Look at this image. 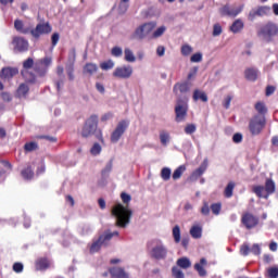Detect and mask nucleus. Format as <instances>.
I'll use <instances>...</instances> for the list:
<instances>
[{"instance_id": "obj_51", "label": "nucleus", "mask_w": 278, "mask_h": 278, "mask_svg": "<svg viewBox=\"0 0 278 278\" xmlns=\"http://www.w3.org/2000/svg\"><path fill=\"white\" fill-rule=\"evenodd\" d=\"M197 131V125L194 124H187L185 127V134L191 136V134H194Z\"/></svg>"}, {"instance_id": "obj_10", "label": "nucleus", "mask_w": 278, "mask_h": 278, "mask_svg": "<svg viewBox=\"0 0 278 278\" xmlns=\"http://www.w3.org/2000/svg\"><path fill=\"white\" fill-rule=\"evenodd\" d=\"M176 123H184L188 117V103L178 101L175 106Z\"/></svg>"}, {"instance_id": "obj_48", "label": "nucleus", "mask_w": 278, "mask_h": 278, "mask_svg": "<svg viewBox=\"0 0 278 278\" xmlns=\"http://www.w3.org/2000/svg\"><path fill=\"white\" fill-rule=\"evenodd\" d=\"M220 210H223V205L220 203H214L211 205V212L218 216L220 214Z\"/></svg>"}, {"instance_id": "obj_40", "label": "nucleus", "mask_w": 278, "mask_h": 278, "mask_svg": "<svg viewBox=\"0 0 278 278\" xmlns=\"http://www.w3.org/2000/svg\"><path fill=\"white\" fill-rule=\"evenodd\" d=\"M101 151H103V148L99 143H93L89 150L90 155L97 156L101 155Z\"/></svg>"}, {"instance_id": "obj_32", "label": "nucleus", "mask_w": 278, "mask_h": 278, "mask_svg": "<svg viewBox=\"0 0 278 278\" xmlns=\"http://www.w3.org/2000/svg\"><path fill=\"white\" fill-rule=\"evenodd\" d=\"M193 99L195 101H202L203 103H207V94L199 89L194 90Z\"/></svg>"}, {"instance_id": "obj_45", "label": "nucleus", "mask_w": 278, "mask_h": 278, "mask_svg": "<svg viewBox=\"0 0 278 278\" xmlns=\"http://www.w3.org/2000/svg\"><path fill=\"white\" fill-rule=\"evenodd\" d=\"M112 168H113V165H112V162H109L102 169L101 172V176L102 177H110V174L112 173Z\"/></svg>"}, {"instance_id": "obj_33", "label": "nucleus", "mask_w": 278, "mask_h": 278, "mask_svg": "<svg viewBox=\"0 0 278 278\" xmlns=\"http://www.w3.org/2000/svg\"><path fill=\"white\" fill-rule=\"evenodd\" d=\"M184 173H186V165H180L174 170L172 178L174 181H177V179H181V175H184Z\"/></svg>"}, {"instance_id": "obj_26", "label": "nucleus", "mask_w": 278, "mask_h": 278, "mask_svg": "<svg viewBox=\"0 0 278 278\" xmlns=\"http://www.w3.org/2000/svg\"><path fill=\"white\" fill-rule=\"evenodd\" d=\"M14 75H18V70L7 67L2 70L0 77L2 79H11V77H14Z\"/></svg>"}, {"instance_id": "obj_15", "label": "nucleus", "mask_w": 278, "mask_h": 278, "mask_svg": "<svg viewBox=\"0 0 278 278\" xmlns=\"http://www.w3.org/2000/svg\"><path fill=\"white\" fill-rule=\"evenodd\" d=\"M191 87H192V85L190 83H188V81L176 83L174 85L173 92L176 96L184 94L186 92H189Z\"/></svg>"}, {"instance_id": "obj_61", "label": "nucleus", "mask_w": 278, "mask_h": 278, "mask_svg": "<svg viewBox=\"0 0 278 278\" xmlns=\"http://www.w3.org/2000/svg\"><path fill=\"white\" fill-rule=\"evenodd\" d=\"M232 141L236 143V144H240V142H242V134L240 132H237L232 136Z\"/></svg>"}, {"instance_id": "obj_50", "label": "nucleus", "mask_w": 278, "mask_h": 278, "mask_svg": "<svg viewBox=\"0 0 278 278\" xmlns=\"http://www.w3.org/2000/svg\"><path fill=\"white\" fill-rule=\"evenodd\" d=\"M232 100H233V96L231 94H228L224 98L223 106L225 108V110H229Z\"/></svg>"}, {"instance_id": "obj_57", "label": "nucleus", "mask_w": 278, "mask_h": 278, "mask_svg": "<svg viewBox=\"0 0 278 278\" xmlns=\"http://www.w3.org/2000/svg\"><path fill=\"white\" fill-rule=\"evenodd\" d=\"M268 277L277 278L278 277V267H270L268 270Z\"/></svg>"}, {"instance_id": "obj_14", "label": "nucleus", "mask_w": 278, "mask_h": 278, "mask_svg": "<svg viewBox=\"0 0 278 278\" xmlns=\"http://www.w3.org/2000/svg\"><path fill=\"white\" fill-rule=\"evenodd\" d=\"M34 38H40L43 34H51V26L49 24H38L34 30H31Z\"/></svg>"}, {"instance_id": "obj_47", "label": "nucleus", "mask_w": 278, "mask_h": 278, "mask_svg": "<svg viewBox=\"0 0 278 278\" xmlns=\"http://www.w3.org/2000/svg\"><path fill=\"white\" fill-rule=\"evenodd\" d=\"M122 205H129L131 203V195L126 192L121 193Z\"/></svg>"}, {"instance_id": "obj_62", "label": "nucleus", "mask_w": 278, "mask_h": 278, "mask_svg": "<svg viewBox=\"0 0 278 278\" xmlns=\"http://www.w3.org/2000/svg\"><path fill=\"white\" fill-rule=\"evenodd\" d=\"M251 253H253L254 255H260V253H262V249L260 248V244H254L251 248Z\"/></svg>"}, {"instance_id": "obj_42", "label": "nucleus", "mask_w": 278, "mask_h": 278, "mask_svg": "<svg viewBox=\"0 0 278 278\" xmlns=\"http://www.w3.org/2000/svg\"><path fill=\"white\" fill-rule=\"evenodd\" d=\"M255 110L258 112V116H264L266 112H268V109L266 108V104L264 102H256Z\"/></svg>"}, {"instance_id": "obj_29", "label": "nucleus", "mask_w": 278, "mask_h": 278, "mask_svg": "<svg viewBox=\"0 0 278 278\" xmlns=\"http://www.w3.org/2000/svg\"><path fill=\"white\" fill-rule=\"evenodd\" d=\"M166 34V26H159L156 29L152 30L151 38L152 40H157V38H162Z\"/></svg>"}, {"instance_id": "obj_36", "label": "nucleus", "mask_w": 278, "mask_h": 278, "mask_svg": "<svg viewBox=\"0 0 278 278\" xmlns=\"http://www.w3.org/2000/svg\"><path fill=\"white\" fill-rule=\"evenodd\" d=\"M177 266H179V268H190V266H192V263L190 262V258L188 257H181L177 260Z\"/></svg>"}, {"instance_id": "obj_12", "label": "nucleus", "mask_w": 278, "mask_h": 278, "mask_svg": "<svg viewBox=\"0 0 278 278\" xmlns=\"http://www.w3.org/2000/svg\"><path fill=\"white\" fill-rule=\"evenodd\" d=\"M242 10H244V5L238 4L235 7H224L220 10V12H222L223 16H238V14H240V12H242Z\"/></svg>"}, {"instance_id": "obj_25", "label": "nucleus", "mask_w": 278, "mask_h": 278, "mask_svg": "<svg viewBox=\"0 0 278 278\" xmlns=\"http://www.w3.org/2000/svg\"><path fill=\"white\" fill-rule=\"evenodd\" d=\"M97 71H99V66L94 63H87L83 67L84 75H89V77H91V75H94Z\"/></svg>"}, {"instance_id": "obj_52", "label": "nucleus", "mask_w": 278, "mask_h": 278, "mask_svg": "<svg viewBox=\"0 0 278 278\" xmlns=\"http://www.w3.org/2000/svg\"><path fill=\"white\" fill-rule=\"evenodd\" d=\"M172 275L175 278H185L184 271H181V269H179V267H173Z\"/></svg>"}, {"instance_id": "obj_21", "label": "nucleus", "mask_w": 278, "mask_h": 278, "mask_svg": "<svg viewBox=\"0 0 278 278\" xmlns=\"http://www.w3.org/2000/svg\"><path fill=\"white\" fill-rule=\"evenodd\" d=\"M114 236H118V231H115V232L106 231L102 233L98 240L100 241V244H102V247H108V244L110 243V240H112Z\"/></svg>"}, {"instance_id": "obj_44", "label": "nucleus", "mask_w": 278, "mask_h": 278, "mask_svg": "<svg viewBox=\"0 0 278 278\" xmlns=\"http://www.w3.org/2000/svg\"><path fill=\"white\" fill-rule=\"evenodd\" d=\"M223 34V26L218 23L213 25V31H212V36L214 38H218V36H220Z\"/></svg>"}, {"instance_id": "obj_28", "label": "nucleus", "mask_w": 278, "mask_h": 278, "mask_svg": "<svg viewBox=\"0 0 278 278\" xmlns=\"http://www.w3.org/2000/svg\"><path fill=\"white\" fill-rule=\"evenodd\" d=\"M29 92V86L27 84H21L16 90V97L18 99H25Z\"/></svg>"}, {"instance_id": "obj_63", "label": "nucleus", "mask_w": 278, "mask_h": 278, "mask_svg": "<svg viewBox=\"0 0 278 278\" xmlns=\"http://www.w3.org/2000/svg\"><path fill=\"white\" fill-rule=\"evenodd\" d=\"M14 27H15V29H16L17 31H23V22L20 21V20H16V21L14 22Z\"/></svg>"}, {"instance_id": "obj_7", "label": "nucleus", "mask_w": 278, "mask_h": 278, "mask_svg": "<svg viewBox=\"0 0 278 278\" xmlns=\"http://www.w3.org/2000/svg\"><path fill=\"white\" fill-rule=\"evenodd\" d=\"M134 76V66L129 64H124L115 67L112 73L114 79H131Z\"/></svg>"}, {"instance_id": "obj_24", "label": "nucleus", "mask_w": 278, "mask_h": 278, "mask_svg": "<svg viewBox=\"0 0 278 278\" xmlns=\"http://www.w3.org/2000/svg\"><path fill=\"white\" fill-rule=\"evenodd\" d=\"M205 266H207V260L205 258H201L200 263L194 265V269L199 273L200 277H205V275H207Z\"/></svg>"}, {"instance_id": "obj_46", "label": "nucleus", "mask_w": 278, "mask_h": 278, "mask_svg": "<svg viewBox=\"0 0 278 278\" xmlns=\"http://www.w3.org/2000/svg\"><path fill=\"white\" fill-rule=\"evenodd\" d=\"M111 54L113 55V58H122L124 55L123 48H121V47H113L111 49Z\"/></svg>"}, {"instance_id": "obj_8", "label": "nucleus", "mask_w": 278, "mask_h": 278, "mask_svg": "<svg viewBox=\"0 0 278 278\" xmlns=\"http://www.w3.org/2000/svg\"><path fill=\"white\" fill-rule=\"evenodd\" d=\"M266 126V117L264 115H255L250 121V131L253 136H257L262 132V129Z\"/></svg>"}, {"instance_id": "obj_22", "label": "nucleus", "mask_w": 278, "mask_h": 278, "mask_svg": "<svg viewBox=\"0 0 278 278\" xmlns=\"http://www.w3.org/2000/svg\"><path fill=\"white\" fill-rule=\"evenodd\" d=\"M51 65V59L50 58H46L42 61H39L36 64V68H37V73L39 75H42V73H45L47 71V66Z\"/></svg>"}, {"instance_id": "obj_39", "label": "nucleus", "mask_w": 278, "mask_h": 278, "mask_svg": "<svg viewBox=\"0 0 278 278\" xmlns=\"http://www.w3.org/2000/svg\"><path fill=\"white\" fill-rule=\"evenodd\" d=\"M190 62L192 64H200V62H203V52L199 51L191 54Z\"/></svg>"}, {"instance_id": "obj_1", "label": "nucleus", "mask_w": 278, "mask_h": 278, "mask_svg": "<svg viewBox=\"0 0 278 278\" xmlns=\"http://www.w3.org/2000/svg\"><path fill=\"white\" fill-rule=\"evenodd\" d=\"M112 216L115 218V225L125 229L131 223V216H134V210L131 206L124 205L123 203H116L111 210Z\"/></svg>"}, {"instance_id": "obj_56", "label": "nucleus", "mask_w": 278, "mask_h": 278, "mask_svg": "<svg viewBox=\"0 0 278 278\" xmlns=\"http://www.w3.org/2000/svg\"><path fill=\"white\" fill-rule=\"evenodd\" d=\"M156 55L159 58H164V55H166V48L164 46H157L156 47Z\"/></svg>"}, {"instance_id": "obj_13", "label": "nucleus", "mask_w": 278, "mask_h": 278, "mask_svg": "<svg viewBox=\"0 0 278 278\" xmlns=\"http://www.w3.org/2000/svg\"><path fill=\"white\" fill-rule=\"evenodd\" d=\"M13 47L15 51H27L29 49V42L25 40L23 37H15L13 39Z\"/></svg>"}, {"instance_id": "obj_30", "label": "nucleus", "mask_w": 278, "mask_h": 278, "mask_svg": "<svg viewBox=\"0 0 278 278\" xmlns=\"http://www.w3.org/2000/svg\"><path fill=\"white\" fill-rule=\"evenodd\" d=\"M160 142L163 147H166L167 144H170V132L166 130H162L159 135Z\"/></svg>"}, {"instance_id": "obj_38", "label": "nucleus", "mask_w": 278, "mask_h": 278, "mask_svg": "<svg viewBox=\"0 0 278 278\" xmlns=\"http://www.w3.org/2000/svg\"><path fill=\"white\" fill-rule=\"evenodd\" d=\"M173 238H174V242H176V244H179V242H181V228H179V226H175L173 228Z\"/></svg>"}, {"instance_id": "obj_23", "label": "nucleus", "mask_w": 278, "mask_h": 278, "mask_svg": "<svg viewBox=\"0 0 278 278\" xmlns=\"http://www.w3.org/2000/svg\"><path fill=\"white\" fill-rule=\"evenodd\" d=\"M260 75V72L256 68L249 67L244 71V77L248 81H255Z\"/></svg>"}, {"instance_id": "obj_55", "label": "nucleus", "mask_w": 278, "mask_h": 278, "mask_svg": "<svg viewBox=\"0 0 278 278\" xmlns=\"http://www.w3.org/2000/svg\"><path fill=\"white\" fill-rule=\"evenodd\" d=\"M200 212L203 216H210V204H207V202H204Z\"/></svg>"}, {"instance_id": "obj_16", "label": "nucleus", "mask_w": 278, "mask_h": 278, "mask_svg": "<svg viewBox=\"0 0 278 278\" xmlns=\"http://www.w3.org/2000/svg\"><path fill=\"white\" fill-rule=\"evenodd\" d=\"M124 62H127L128 64H136V62H138L134 49L129 47L124 48Z\"/></svg>"}, {"instance_id": "obj_60", "label": "nucleus", "mask_w": 278, "mask_h": 278, "mask_svg": "<svg viewBox=\"0 0 278 278\" xmlns=\"http://www.w3.org/2000/svg\"><path fill=\"white\" fill-rule=\"evenodd\" d=\"M127 8H129L128 4H127V2L121 1L119 8H118L119 13H121V14H125V13L127 12Z\"/></svg>"}, {"instance_id": "obj_3", "label": "nucleus", "mask_w": 278, "mask_h": 278, "mask_svg": "<svg viewBox=\"0 0 278 278\" xmlns=\"http://www.w3.org/2000/svg\"><path fill=\"white\" fill-rule=\"evenodd\" d=\"M254 194L260 199H268L270 194L275 193V181L267 179L264 186L256 185L252 188Z\"/></svg>"}, {"instance_id": "obj_19", "label": "nucleus", "mask_w": 278, "mask_h": 278, "mask_svg": "<svg viewBox=\"0 0 278 278\" xmlns=\"http://www.w3.org/2000/svg\"><path fill=\"white\" fill-rule=\"evenodd\" d=\"M242 224L247 227V229H252V227L257 225V218L249 213H245L242 216Z\"/></svg>"}, {"instance_id": "obj_31", "label": "nucleus", "mask_w": 278, "mask_h": 278, "mask_svg": "<svg viewBox=\"0 0 278 278\" xmlns=\"http://www.w3.org/2000/svg\"><path fill=\"white\" fill-rule=\"evenodd\" d=\"M194 51V48L192 46L185 43L180 47V53L184 58H190Z\"/></svg>"}, {"instance_id": "obj_37", "label": "nucleus", "mask_w": 278, "mask_h": 278, "mask_svg": "<svg viewBox=\"0 0 278 278\" xmlns=\"http://www.w3.org/2000/svg\"><path fill=\"white\" fill-rule=\"evenodd\" d=\"M170 175H173V170L170 169V167H163L161 169V178L163 179V181H169Z\"/></svg>"}, {"instance_id": "obj_2", "label": "nucleus", "mask_w": 278, "mask_h": 278, "mask_svg": "<svg viewBox=\"0 0 278 278\" xmlns=\"http://www.w3.org/2000/svg\"><path fill=\"white\" fill-rule=\"evenodd\" d=\"M156 27H157V22L155 21L143 23L135 29L132 34V38L135 40H144L147 36H151V34H153V30Z\"/></svg>"}, {"instance_id": "obj_34", "label": "nucleus", "mask_w": 278, "mask_h": 278, "mask_svg": "<svg viewBox=\"0 0 278 278\" xmlns=\"http://www.w3.org/2000/svg\"><path fill=\"white\" fill-rule=\"evenodd\" d=\"M51 266V263L47 258L38 260L36 263L37 270H47Z\"/></svg>"}, {"instance_id": "obj_43", "label": "nucleus", "mask_w": 278, "mask_h": 278, "mask_svg": "<svg viewBox=\"0 0 278 278\" xmlns=\"http://www.w3.org/2000/svg\"><path fill=\"white\" fill-rule=\"evenodd\" d=\"M101 247H103L101 241L99 239L94 240L89 247V251L90 253H99V251H101Z\"/></svg>"}, {"instance_id": "obj_27", "label": "nucleus", "mask_w": 278, "mask_h": 278, "mask_svg": "<svg viewBox=\"0 0 278 278\" xmlns=\"http://www.w3.org/2000/svg\"><path fill=\"white\" fill-rule=\"evenodd\" d=\"M244 29V22L240 18L236 20L232 25H230V31L232 34H240Z\"/></svg>"}, {"instance_id": "obj_6", "label": "nucleus", "mask_w": 278, "mask_h": 278, "mask_svg": "<svg viewBox=\"0 0 278 278\" xmlns=\"http://www.w3.org/2000/svg\"><path fill=\"white\" fill-rule=\"evenodd\" d=\"M277 34H278V26L273 22H268L267 24H264L258 29V36H261V38L267 41L273 40V38H275Z\"/></svg>"}, {"instance_id": "obj_18", "label": "nucleus", "mask_w": 278, "mask_h": 278, "mask_svg": "<svg viewBox=\"0 0 278 278\" xmlns=\"http://www.w3.org/2000/svg\"><path fill=\"white\" fill-rule=\"evenodd\" d=\"M205 170H207V160H204L202 162V164L200 165L199 168H197L190 176V181H197V179H199V177H201V175H203V173H205Z\"/></svg>"}, {"instance_id": "obj_64", "label": "nucleus", "mask_w": 278, "mask_h": 278, "mask_svg": "<svg viewBox=\"0 0 278 278\" xmlns=\"http://www.w3.org/2000/svg\"><path fill=\"white\" fill-rule=\"evenodd\" d=\"M249 251H251L249 249V245H247V244L241 245V248H240L241 255H249Z\"/></svg>"}, {"instance_id": "obj_54", "label": "nucleus", "mask_w": 278, "mask_h": 278, "mask_svg": "<svg viewBox=\"0 0 278 278\" xmlns=\"http://www.w3.org/2000/svg\"><path fill=\"white\" fill-rule=\"evenodd\" d=\"M25 151L31 152V151H36V149H38V143L36 142H28L24 146Z\"/></svg>"}, {"instance_id": "obj_53", "label": "nucleus", "mask_w": 278, "mask_h": 278, "mask_svg": "<svg viewBox=\"0 0 278 278\" xmlns=\"http://www.w3.org/2000/svg\"><path fill=\"white\" fill-rule=\"evenodd\" d=\"M256 12L258 13V16H265V14H268V12H270V8L258 7V8H256Z\"/></svg>"}, {"instance_id": "obj_58", "label": "nucleus", "mask_w": 278, "mask_h": 278, "mask_svg": "<svg viewBox=\"0 0 278 278\" xmlns=\"http://www.w3.org/2000/svg\"><path fill=\"white\" fill-rule=\"evenodd\" d=\"M260 14L257 13V9H252L248 15L249 21H255Z\"/></svg>"}, {"instance_id": "obj_11", "label": "nucleus", "mask_w": 278, "mask_h": 278, "mask_svg": "<svg viewBox=\"0 0 278 278\" xmlns=\"http://www.w3.org/2000/svg\"><path fill=\"white\" fill-rule=\"evenodd\" d=\"M31 66H34V59H27L26 61H24L22 75L26 79V81L34 83L35 78L29 73V71H31Z\"/></svg>"}, {"instance_id": "obj_59", "label": "nucleus", "mask_w": 278, "mask_h": 278, "mask_svg": "<svg viewBox=\"0 0 278 278\" xmlns=\"http://www.w3.org/2000/svg\"><path fill=\"white\" fill-rule=\"evenodd\" d=\"M99 188H105L108 186V176H101V178L98 180Z\"/></svg>"}, {"instance_id": "obj_5", "label": "nucleus", "mask_w": 278, "mask_h": 278, "mask_svg": "<svg viewBox=\"0 0 278 278\" xmlns=\"http://www.w3.org/2000/svg\"><path fill=\"white\" fill-rule=\"evenodd\" d=\"M150 255L154 257V260H166L168 256V248H166L164 241L156 240L150 251Z\"/></svg>"}, {"instance_id": "obj_41", "label": "nucleus", "mask_w": 278, "mask_h": 278, "mask_svg": "<svg viewBox=\"0 0 278 278\" xmlns=\"http://www.w3.org/2000/svg\"><path fill=\"white\" fill-rule=\"evenodd\" d=\"M233 188H236V184L235 182H229L224 191V194L227 199H231V197H233Z\"/></svg>"}, {"instance_id": "obj_17", "label": "nucleus", "mask_w": 278, "mask_h": 278, "mask_svg": "<svg viewBox=\"0 0 278 278\" xmlns=\"http://www.w3.org/2000/svg\"><path fill=\"white\" fill-rule=\"evenodd\" d=\"M109 273L115 278H130L129 271L125 270L123 267H112Z\"/></svg>"}, {"instance_id": "obj_9", "label": "nucleus", "mask_w": 278, "mask_h": 278, "mask_svg": "<svg viewBox=\"0 0 278 278\" xmlns=\"http://www.w3.org/2000/svg\"><path fill=\"white\" fill-rule=\"evenodd\" d=\"M127 127H129V121L127 119H122L117 123L115 129L111 134V142H118L121 138H123V135L125 131H127Z\"/></svg>"}, {"instance_id": "obj_4", "label": "nucleus", "mask_w": 278, "mask_h": 278, "mask_svg": "<svg viewBox=\"0 0 278 278\" xmlns=\"http://www.w3.org/2000/svg\"><path fill=\"white\" fill-rule=\"evenodd\" d=\"M98 127H99V116L92 115L86 121L83 129L80 130V136L83 138H90V136H92V134L97 131Z\"/></svg>"}, {"instance_id": "obj_20", "label": "nucleus", "mask_w": 278, "mask_h": 278, "mask_svg": "<svg viewBox=\"0 0 278 278\" xmlns=\"http://www.w3.org/2000/svg\"><path fill=\"white\" fill-rule=\"evenodd\" d=\"M189 233L191 238H194V240H199L203 236V226L201 224H193L189 230Z\"/></svg>"}, {"instance_id": "obj_35", "label": "nucleus", "mask_w": 278, "mask_h": 278, "mask_svg": "<svg viewBox=\"0 0 278 278\" xmlns=\"http://www.w3.org/2000/svg\"><path fill=\"white\" fill-rule=\"evenodd\" d=\"M116 66V63L113 60H106L100 63L101 71H112Z\"/></svg>"}, {"instance_id": "obj_49", "label": "nucleus", "mask_w": 278, "mask_h": 278, "mask_svg": "<svg viewBox=\"0 0 278 278\" xmlns=\"http://www.w3.org/2000/svg\"><path fill=\"white\" fill-rule=\"evenodd\" d=\"M22 177L24 179H31V177H34V172L31 170V167H27L22 170Z\"/></svg>"}]
</instances>
